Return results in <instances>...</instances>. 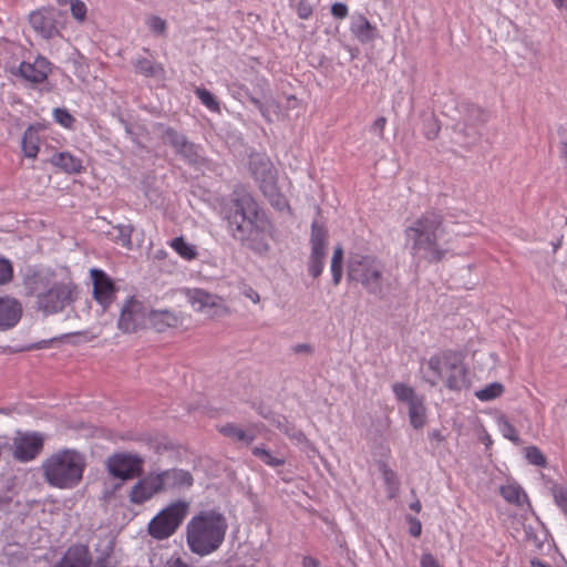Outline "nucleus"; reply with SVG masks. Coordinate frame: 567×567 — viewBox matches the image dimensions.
<instances>
[{
    "mask_svg": "<svg viewBox=\"0 0 567 567\" xmlns=\"http://www.w3.org/2000/svg\"><path fill=\"white\" fill-rule=\"evenodd\" d=\"M221 214L234 240L259 255L269 251L268 238L274 226L251 194L246 190L234 192L224 204Z\"/></svg>",
    "mask_w": 567,
    "mask_h": 567,
    "instance_id": "obj_1",
    "label": "nucleus"
},
{
    "mask_svg": "<svg viewBox=\"0 0 567 567\" xmlns=\"http://www.w3.org/2000/svg\"><path fill=\"white\" fill-rule=\"evenodd\" d=\"M27 296L35 298V309L44 316L56 315L72 306L80 295L71 278L56 280L50 270L29 268L22 280Z\"/></svg>",
    "mask_w": 567,
    "mask_h": 567,
    "instance_id": "obj_2",
    "label": "nucleus"
},
{
    "mask_svg": "<svg viewBox=\"0 0 567 567\" xmlns=\"http://www.w3.org/2000/svg\"><path fill=\"white\" fill-rule=\"evenodd\" d=\"M444 233V217L436 210H426L404 229L411 255L429 264H439L446 257L449 249L440 243Z\"/></svg>",
    "mask_w": 567,
    "mask_h": 567,
    "instance_id": "obj_3",
    "label": "nucleus"
},
{
    "mask_svg": "<svg viewBox=\"0 0 567 567\" xmlns=\"http://www.w3.org/2000/svg\"><path fill=\"white\" fill-rule=\"evenodd\" d=\"M347 280L379 299L392 289L385 261L373 254L349 252Z\"/></svg>",
    "mask_w": 567,
    "mask_h": 567,
    "instance_id": "obj_4",
    "label": "nucleus"
},
{
    "mask_svg": "<svg viewBox=\"0 0 567 567\" xmlns=\"http://www.w3.org/2000/svg\"><path fill=\"white\" fill-rule=\"evenodd\" d=\"M227 527V520L219 511H200L186 526V542L190 551L199 556L214 553L223 544Z\"/></svg>",
    "mask_w": 567,
    "mask_h": 567,
    "instance_id": "obj_5",
    "label": "nucleus"
},
{
    "mask_svg": "<svg viewBox=\"0 0 567 567\" xmlns=\"http://www.w3.org/2000/svg\"><path fill=\"white\" fill-rule=\"evenodd\" d=\"M86 467L85 456L74 449H63L48 456L41 465L43 480L52 487L72 489L80 485Z\"/></svg>",
    "mask_w": 567,
    "mask_h": 567,
    "instance_id": "obj_6",
    "label": "nucleus"
},
{
    "mask_svg": "<svg viewBox=\"0 0 567 567\" xmlns=\"http://www.w3.org/2000/svg\"><path fill=\"white\" fill-rule=\"evenodd\" d=\"M427 368L433 378L429 377L425 381L431 386H435L439 381H444L446 388L453 391H460L466 386V369L457 352L445 351L431 357Z\"/></svg>",
    "mask_w": 567,
    "mask_h": 567,
    "instance_id": "obj_7",
    "label": "nucleus"
},
{
    "mask_svg": "<svg viewBox=\"0 0 567 567\" xmlns=\"http://www.w3.org/2000/svg\"><path fill=\"white\" fill-rule=\"evenodd\" d=\"M187 504L176 502L159 512L148 524V533L156 539L172 536L186 516Z\"/></svg>",
    "mask_w": 567,
    "mask_h": 567,
    "instance_id": "obj_8",
    "label": "nucleus"
},
{
    "mask_svg": "<svg viewBox=\"0 0 567 567\" xmlns=\"http://www.w3.org/2000/svg\"><path fill=\"white\" fill-rule=\"evenodd\" d=\"M143 463L138 454L115 453L107 457L106 468L111 476L127 481L142 475Z\"/></svg>",
    "mask_w": 567,
    "mask_h": 567,
    "instance_id": "obj_9",
    "label": "nucleus"
},
{
    "mask_svg": "<svg viewBox=\"0 0 567 567\" xmlns=\"http://www.w3.org/2000/svg\"><path fill=\"white\" fill-rule=\"evenodd\" d=\"M148 313L142 301L135 297L127 298L121 307L117 328L123 333H134L145 327Z\"/></svg>",
    "mask_w": 567,
    "mask_h": 567,
    "instance_id": "obj_10",
    "label": "nucleus"
},
{
    "mask_svg": "<svg viewBox=\"0 0 567 567\" xmlns=\"http://www.w3.org/2000/svg\"><path fill=\"white\" fill-rule=\"evenodd\" d=\"M252 164V174L259 183L260 190L269 200L270 205L278 210H284L288 207L286 197L279 192L275 176L272 174L271 164L269 162H260V168Z\"/></svg>",
    "mask_w": 567,
    "mask_h": 567,
    "instance_id": "obj_11",
    "label": "nucleus"
},
{
    "mask_svg": "<svg viewBox=\"0 0 567 567\" xmlns=\"http://www.w3.org/2000/svg\"><path fill=\"white\" fill-rule=\"evenodd\" d=\"M327 244V228L318 221H313L310 234L311 254L308 260V271L313 278H318L323 271Z\"/></svg>",
    "mask_w": 567,
    "mask_h": 567,
    "instance_id": "obj_12",
    "label": "nucleus"
},
{
    "mask_svg": "<svg viewBox=\"0 0 567 567\" xmlns=\"http://www.w3.org/2000/svg\"><path fill=\"white\" fill-rule=\"evenodd\" d=\"M188 299L194 307L197 306V311L204 312L209 318L219 319L231 313L223 297L209 293L203 289L189 290Z\"/></svg>",
    "mask_w": 567,
    "mask_h": 567,
    "instance_id": "obj_13",
    "label": "nucleus"
},
{
    "mask_svg": "<svg viewBox=\"0 0 567 567\" xmlns=\"http://www.w3.org/2000/svg\"><path fill=\"white\" fill-rule=\"evenodd\" d=\"M44 439L38 432H18L12 442V455L19 462L34 460L43 450Z\"/></svg>",
    "mask_w": 567,
    "mask_h": 567,
    "instance_id": "obj_14",
    "label": "nucleus"
},
{
    "mask_svg": "<svg viewBox=\"0 0 567 567\" xmlns=\"http://www.w3.org/2000/svg\"><path fill=\"white\" fill-rule=\"evenodd\" d=\"M93 281V298L106 311L115 300L117 288L113 280L101 269L90 271Z\"/></svg>",
    "mask_w": 567,
    "mask_h": 567,
    "instance_id": "obj_15",
    "label": "nucleus"
},
{
    "mask_svg": "<svg viewBox=\"0 0 567 567\" xmlns=\"http://www.w3.org/2000/svg\"><path fill=\"white\" fill-rule=\"evenodd\" d=\"M56 14L58 10L54 8H41L30 13L29 22L32 29L44 39H52L59 34L55 24Z\"/></svg>",
    "mask_w": 567,
    "mask_h": 567,
    "instance_id": "obj_16",
    "label": "nucleus"
},
{
    "mask_svg": "<svg viewBox=\"0 0 567 567\" xmlns=\"http://www.w3.org/2000/svg\"><path fill=\"white\" fill-rule=\"evenodd\" d=\"M158 493H162L161 480L157 473H150L132 487L130 501L133 504H143Z\"/></svg>",
    "mask_w": 567,
    "mask_h": 567,
    "instance_id": "obj_17",
    "label": "nucleus"
},
{
    "mask_svg": "<svg viewBox=\"0 0 567 567\" xmlns=\"http://www.w3.org/2000/svg\"><path fill=\"white\" fill-rule=\"evenodd\" d=\"M462 120L458 121L454 128L465 136H473L477 133L470 132L468 128H475L486 121V113L483 109L472 103H463L461 106Z\"/></svg>",
    "mask_w": 567,
    "mask_h": 567,
    "instance_id": "obj_18",
    "label": "nucleus"
},
{
    "mask_svg": "<svg viewBox=\"0 0 567 567\" xmlns=\"http://www.w3.org/2000/svg\"><path fill=\"white\" fill-rule=\"evenodd\" d=\"M162 492L190 487L194 483L190 472L183 468H169L157 473Z\"/></svg>",
    "mask_w": 567,
    "mask_h": 567,
    "instance_id": "obj_19",
    "label": "nucleus"
},
{
    "mask_svg": "<svg viewBox=\"0 0 567 567\" xmlns=\"http://www.w3.org/2000/svg\"><path fill=\"white\" fill-rule=\"evenodd\" d=\"M22 305L11 297H0V331L13 328L22 317Z\"/></svg>",
    "mask_w": 567,
    "mask_h": 567,
    "instance_id": "obj_20",
    "label": "nucleus"
},
{
    "mask_svg": "<svg viewBox=\"0 0 567 567\" xmlns=\"http://www.w3.org/2000/svg\"><path fill=\"white\" fill-rule=\"evenodd\" d=\"M92 557L86 545L70 546L53 567H90Z\"/></svg>",
    "mask_w": 567,
    "mask_h": 567,
    "instance_id": "obj_21",
    "label": "nucleus"
},
{
    "mask_svg": "<svg viewBox=\"0 0 567 567\" xmlns=\"http://www.w3.org/2000/svg\"><path fill=\"white\" fill-rule=\"evenodd\" d=\"M270 424L284 433L288 439L297 442L298 444H303L312 452H317L316 446L308 440L306 434L300 429H298L295 423L290 422L285 415L276 413V415L272 416Z\"/></svg>",
    "mask_w": 567,
    "mask_h": 567,
    "instance_id": "obj_22",
    "label": "nucleus"
},
{
    "mask_svg": "<svg viewBox=\"0 0 567 567\" xmlns=\"http://www.w3.org/2000/svg\"><path fill=\"white\" fill-rule=\"evenodd\" d=\"M51 71L50 62L43 56H38L33 63L22 62L19 65V74L31 83H42Z\"/></svg>",
    "mask_w": 567,
    "mask_h": 567,
    "instance_id": "obj_23",
    "label": "nucleus"
},
{
    "mask_svg": "<svg viewBox=\"0 0 567 567\" xmlns=\"http://www.w3.org/2000/svg\"><path fill=\"white\" fill-rule=\"evenodd\" d=\"M350 32L362 44L373 42L378 38L377 27L362 13L351 16Z\"/></svg>",
    "mask_w": 567,
    "mask_h": 567,
    "instance_id": "obj_24",
    "label": "nucleus"
},
{
    "mask_svg": "<svg viewBox=\"0 0 567 567\" xmlns=\"http://www.w3.org/2000/svg\"><path fill=\"white\" fill-rule=\"evenodd\" d=\"M151 326L158 332L168 328H175L181 323V318L169 310H152L148 312Z\"/></svg>",
    "mask_w": 567,
    "mask_h": 567,
    "instance_id": "obj_25",
    "label": "nucleus"
},
{
    "mask_svg": "<svg viewBox=\"0 0 567 567\" xmlns=\"http://www.w3.org/2000/svg\"><path fill=\"white\" fill-rule=\"evenodd\" d=\"M218 432L234 442H243L246 445L251 444L256 439V434L254 432L250 430H244L235 423H226L218 426Z\"/></svg>",
    "mask_w": 567,
    "mask_h": 567,
    "instance_id": "obj_26",
    "label": "nucleus"
},
{
    "mask_svg": "<svg viewBox=\"0 0 567 567\" xmlns=\"http://www.w3.org/2000/svg\"><path fill=\"white\" fill-rule=\"evenodd\" d=\"M135 70L145 78H153L158 81L166 79V71L163 64L154 62L147 58H140L135 61Z\"/></svg>",
    "mask_w": 567,
    "mask_h": 567,
    "instance_id": "obj_27",
    "label": "nucleus"
},
{
    "mask_svg": "<svg viewBox=\"0 0 567 567\" xmlns=\"http://www.w3.org/2000/svg\"><path fill=\"white\" fill-rule=\"evenodd\" d=\"M52 163L70 174L79 173L82 169L81 161L68 153H59L54 155L52 157Z\"/></svg>",
    "mask_w": 567,
    "mask_h": 567,
    "instance_id": "obj_28",
    "label": "nucleus"
},
{
    "mask_svg": "<svg viewBox=\"0 0 567 567\" xmlns=\"http://www.w3.org/2000/svg\"><path fill=\"white\" fill-rule=\"evenodd\" d=\"M22 151L24 153V156L29 158H35L39 153V136L38 133L32 128L29 127L25 130L23 136H22Z\"/></svg>",
    "mask_w": 567,
    "mask_h": 567,
    "instance_id": "obj_29",
    "label": "nucleus"
},
{
    "mask_svg": "<svg viewBox=\"0 0 567 567\" xmlns=\"http://www.w3.org/2000/svg\"><path fill=\"white\" fill-rule=\"evenodd\" d=\"M501 495L511 504L523 505L528 502L526 493L517 485H505L501 487Z\"/></svg>",
    "mask_w": 567,
    "mask_h": 567,
    "instance_id": "obj_30",
    "label": "nucleus"
},
{
    "mask_svg": "<svg viewBox=\"0 0 567 567\" xmlns=\"http://www.w3.org/2000/svg\"><path fill=\"white\" fill-rule=\"evenodd\" d=\"M175 152L192 165L204 163V158L199 154L198 145L189 142L188 140L183 144V146L177 148Z\"/></svg>",
    "mask_w": 567,
    "mask_h": 567,
    "instance_id": "obj_31",
    "label": "nucleus"
},
{
    "mask_svg": "<svg viewBox=\"0 0 567 567\" xmlns=\"http://www.w3.org/2000/svg\"><path fill=\"white\" fill-rule=\"evenodd\" d=\"M332 281L337 286L340 284L343 272V247L338 244L333 249L331 259Z\"/></svg>",
    "mask_w": 567,
    "mask_h": 567,
    "instance_id": "obj_32",
    "label": "nucleus"
},
{
    "mask_svg": "<svg viewBox=\"0 0 567 567\" xmlns=\"http://www.w3.org/2000/svg\"><path fill=\"white\" fill-rule=\"evenodd\" d=\"M409 417L414 429H421L425 424V408L422 399L411 402L409 405Z\"/></svg>",
    "mask_w": 567,
    "mask_h": 567,
    "instance_id": "obj_33",
    "label": "nucleus"
},
{
    "mask_svg": "<svg viewBox=\"0 0 567 567\" xmlns=\"http://www.w3.org/2000/svg\"><path fill=\"white\" fill-rule=\"evenodd\" d=\"M171 247L184 259L193 260L197 257V251L194 245L184 240L183 237H176L171 241Z\"/></svg>",
    "mask_w": 567,
    "mask_h": 567,
    "instance_id": "obj_34",
    "label": "nucleus"
},
{
    "mask_svg": "<svg viewBox=\"0 0 567 567\" xmlns=\"http://www.w3.org/2000/svg\"><path fill=\"white\" fill-rule=\"evenodd\" d=\"M504 386L502 383L494 382L476 391L475 395L481 401H491L502 395Z\"/></svg>",
    "mask_w": 567,
    "mask_h": 567,
    "instance_id": "obj_35",
    "label": "nucleus"
},
{
    "mask_svg": "<svg viewBox=\"0 0 567 567\" xmlns=\"http://www.w3.org/2000/svg\"><path fill=\"white\" fill-rule=\"evenodd\" d=\"M392 389L396 399L406 402L409 405L411 404V402H414L420 399L415 394L414 390L404 383H394Z\"/></svg>",
    "mask_w": 567,
    "mask_h": 567,
    "instance_id": "obj_36",
    "label": "nucleus"
},
{
    "mask_svg": "<svg viewBox=\"0 0 567 567\" xmlns=\"http://www.w3.org/2000/svg\"><path fill=\"white\" fill-rule=\"evenodd\" d=\"M251 452L256 457L260 458L265 464L271 467L282 466L286 463L285 458L272 456L270 451L264 447L256 446Z\"/></svg>",
    "mask_w": 567,
    "mask_h": 567,
    "instance_id": "obj_37",
    "label": "nucleus"
},
{
    "mask_svg": "<svg viewBox=\"0 0 567 567\" xmlns=\"http://www.w3.org/2000/svg\"><path fill=\"white\" fill-rule=\"evenodd\" d=\"M163 141L169 144L175 151L183 146L187 137L172 127H167L163 133Z\"/></svg>",
    "mask_w": 567,
    "mask_h": 567,
    "instance_id": "obj_38",
    "label": "nucleus"
},
{
    "mask_svg": "<svg viewBox=\"0 0 567 567\" xmlns=\"http://www.w3.org/2000/svg\"><path fill=\"white\" fill-rule=\"evenodd\" d=\"M117 235L114 237L115 243L120 244L125 248L132 247V225H118L116 226Z\"/></svg>",
    "mask_w": 567,
    "mask_h": 567,
    "instance_id": "obj_39",
    "label": "nucleus"
},
{
    "mask_svg": "<svg viewBox=\"0 0 567 567\" xmlns=\"http://www.w3.org/2000/svg\"><path fill=\"white\" fill-rule=\"evenodd\" d=\"M497 422L504 437L508 439L516 445L520 444V439L516 433V429L504 416L498 417Z\"/></svg>",
    "mask_w": 567,
    "mask_h": 567,
    "instance_id": "obj_40",
    "label": "nucleus"
},
{
    "mask_svg": "<svg viewBox=\"0 0 567 567\" xmlns=\"http://www.w3.org/2000/svg\"><path fill=\"white\" fill-rule=\"evenodd\" d=\"M525 457L527 461L536 466L545 467L547 464L546 457L537 446H528L525 449Z\"/></svg>",
    "mask_w": 567,
    "mask_h": 567,
    "instance_id": "obj_41",
    "label": "nucleus"
},
{
    "mask_svg": "<svg viewBox=\"0 0 567 567\" xmlns=\"http://www.w3.org/2000/svg\"><path fill=\"white\" fill-rule=\"evenodd\" d=\"M200 102L212 111H219V103L215 96L206 89L198 87L195 91Z\"/></svg>",
    "mask_w": 567,
    "mask_h": 567,
    "instance_id": "obj_42",
    "label": "nucleus"
},
{
    "mask_svg": "<svg viewBox=\"0 0 567 567\" xmlns=\"http://www.w3.org/2000/svg\"><path fill=\"white\" fill-rule=\"evenodd\" d=\"M13 279V265L12 262L0 257V286L9 284Z\"/></svg>",
    "mask_w": 567,
    "mask_h": 567,
    "instance_id": "obj_43",
    "label": "nucleus"
},
{
    "mask_svg": "<svg viewBox=\"0 0 567 567\" xmlns=\"http://www.w3.org/2000/svg\"><path fill=\"white\" fill-rule=\"evenodd\" d=\"M382 476L385 485L391 492H396L400 486V481L394 471L388 467L385 464L381 467Z\"/></svg>",
    "mask_w": 567,
    "mask_h": 567,
    "instance_id": "obj_44",
    "label": "nucleus"
},
{
    "mask_svg": "<svg viewBox=\"0 0 567 567\" xmlns=\"http://www.w3.org/2000/svg\"><path fill=\"white\" fill-rule=\"evenodd\" d=\"M70 10L73 18L80 22L86 19L87 8L81 0H70Z\"/></svg>",
    "mask_w": 567,
    "mask_h": 567,
    "instance_id": "obj_45",
    "label": "nucleus"
},
{
    "mask_svg": "<svg viewBox=\"0 0 567 567\" xmlns=\"http://www.w3.org/2000/svg\"><path fill=\"white\" fill-rule=\"evenodd\" d=\"M553 494L557 506L567 515V488L555 485L553 487Z\"/></svg>",
    "mask_w": 567,
    "mask_h": 567,
    "instance_id": "obj_46",
    "label": "nucleus"
},
{
    "mask_svg": "<svg viewBox=\"0 0 567 567\" xmlns=\"http://www.w3.org/2000/svg\"><path fill=\"white\" fill-rule=\"evenodd\" d=\"M53 115L55 121L64 127H71L74 123V117L65 109H55Z\"/></svg>",
    "mask_w": 567,
    "mask_h": 567,
    "instance_id": "obj_47",
    "label": "nucleus"
},
{
    "mask_svg": "<svg viewBox=\"0 0 567 567\" xmlns=\"http://www.w3.org/2000/svg\"><path fill=\"white\" fill-rule=\"evenodd\" d=\"M525 532V540L532 544L536 549H540L543 546V540L537 536L534 528L528 525L524 527Z\"/></svg>",
    "mask_w": 567,
    "mask_h": 567,
    "instance_id": "obj_48",
    "label": "nucleus"
},
{
    "mask_svg": "<svg viewBox=\"0 0 567 567\" xmlns=\"http://www.w3.org/2000/svg\"><path fill=\"white\" fill-rule=\"evenodd\" d=\"M150 30L155 34H163L166 30V22L159 17H152L148 20Z\"/></svg>",
    "mask_w": 567,
    "mask_h": 567,
    "instance_id": "obj_49",
    "label": "nucleus"
},
{
    "mask_svg": "<svg viewBox=\"0 0 567 567\" xmlns=\"http://www.w3.org/2000/svg\"><path fill=\"white\" fill-rule=\"evenodd\" d=\"M102 553L103 554L95 559L93 567H111L110 556L113 553V547L107 545Z\"/></svg>",
    "mask_w": 567,
    "mask_h": 567,
    "instance_id": "obj_50",
    "label": "nucleus"
},
{
    "mask_svg": "<svg viewBox=\"0 0 567 567\" xmlns=\"http://www.w3.org/2000/svg\"><path fill=\"white\" fill-rule=\"evenodd\" d=\"M385 125H386V118L384 116H379L372 123L370 131L372 133L377 134L380 138H383Z\"/></svg>",
    "mask_w": 567,
    "mask_h": 567,
    "instance_id": "obj_51",
    "label": "nucleus"
},
{
    "mask_svg": "<svg viewBox=\"0 0 567 567\" xmlns=\"http://www.w3.org/2000/svg\"><path fill=\"white\" fill-rule=\"evenodd\" d=\"M559 155L563 161L567 163V127L559 131Z\"/></svg>",
    "mask_w": 567,
    "mask_h": 567,
    "instance_id": "obj_52",
    "label": "nucleus"
},
{
    "mask_svg": "<svg viewBox=\"0 0 567 567\" xmlns=\"http://www.w3.org/2000/svg\"><path fill=\"white\" fill-rule=\"evenodd\" d=\"M331 14L336 19H344L348 16V6L342 2H336L331 6Z\"/></svg>",
    "mask_w": 567,
    "mask_h": 567,
    "instance_id": "obj_53",
    "label": "nucleus"
},
{
    "mask_svg": "<svg viewBox=\"0 0 567 567\" xmlns=\"http://www.w3.org/2000/svg\"><path fill=\"white\" fill-rule=\"evenodd\" d=\"M297 13L300 19H308L312 14V7L307 0H300L297 7Z\"/></svg>",
    "mask_w": 567,
    "mask_h": 567,
    "instance_id": "obj_54",
    "label": "nucleus"
},
{
    "mask_svg": "<svg viewBox=\"0 0 567 567\" xmlns=\"http://www.w3.org/2000/svg\"><path fill=\"white\" fill-rule=\"evenodd\" d=\"M240 292L244 297L248 298L254 303H258L260 301L259 293L248 285H243Z\"/></svg>",
    "mask_w": 567,
    "mask_h": 567,
    "instance_id": "obj_55",
    "label": "nucleus"
},
{
    "mask_svg": "<svg viewBox=\"0 0 567 567\" xmlns=\"http://www.w3.org/2000/svg\"><path fill=\"white\" fill-rule=\"evenodd\" d=\"M421 567H442L437 559L430 553H425L421 556L420 559Z\"/></svg>",
    "mask_w": 567,
    "mask_h": 567,
    "instance_id": "obj_56",
    "label": "nucleus"
},
{
    "mask_svg": "<svg viewBox=\"0 0 567 567\" xmlns=\"http://www.w3.org/2000/svg\"><path fill=\"white\" fill-rule=\"evenodd\" d=\"M246 94H247L248 100L259 110L261 115L265 118L269 120L268 110H267L265 103H262L259 99L255 97L254 95L249 94L248 92Z\"/></svg>",
    "mask_w": 567,
    "mask_h": 567,
    "instance_id": "obj_57",
    "label": "nucleus"
},
{
    "mask_svg": "<svg viewBox=\"0 0 567 567\" xmlns=\"http://www.w3.org/2000/svg\"><path fill=\"white\" fill-rule=\"evenodd\" d=\"M411 527H410V534L413 537H419L421 535L422 526L421 522L417 518H410Z\"/></svg>",
    "mask_w": 567,
    "mask_h": 567,
    "instance_id": "obj_58",
    "label": "nucleus"
},
{
    "mask_svg": "<svg viewBox=\"0 0 567 567\" xmlns=\"http://www.w3.org/2000/svg\"><path fill=\"white\" fill-rule=\"evenodd\" d=\"M257 413L262 416L264 419L268 420L269 422H271L272 420V416L276 415L275 412L270 411L269 409L262 406V405H259L257 408Z\"/></svg>",
    "mask_w": 567,
    "mask_h": 567,
    "instance_id": "obj_59",
    "label": "nucleus"
},
{
    "mask_svg": "<svg viewBox=\"0 0 567 567\" xmlns=\"http://www.w3.org/2000/svg\"><path fill=\"white\" fill-rule=\"evenodd\" d=\"M302 567H320V561L312 556H305L302 559Z\"/></svg>",
    "mask_w": 567,
    "mask_h": 567,
    "instance_id": "obj_60",
    "label": "nucleus"
},
{
    "mask_svg": "<svg viewBox=\"0 0 567 567\" xmlns=\"http://www.w3.org/2000/svg\"><path fill=\"white\" fill-rule=\"evenodd\" d=\"M293 351L296 353H309L310 354V353L313 352V349L308 343H299V344L293 347Z\"/></svg>",
    "mask_w": 567,
    "mask_h": 567,
    "instance_id": "obj_61",
    "label": "nucleus"
},
{
    "mask_svg": "<svg viewBox=\"0 0 567 567\" xmlns=\"http://www.w3.org/2000/svg\"><path fill=\"white\" fill-rule=\"evenodd\" d=\"M432 128L425 133L426 138L433 140L439 135L440 126L436 124L435 121L431 122Z\"/></svg>",
    "mask_w": 567,
    "mask_h": 567,
    "instance_id": "obj_62",
    "label": "nucleus"
},
{
    "mask_svg": "<svg viewBox=\"0 0 567 567\" xmlns=\"http://www.w3.org/2000/svg\"><path fill=\"white\" fill-rule=\"evenodd\" d=\"M555 8L567 13V0H551Z\"/></svg>",
    "mask_w": 567,
    "mask_h": 567,
    "instance_id": "obj_63",
    "label": "nucleus"
},
{
    "mask_svg": "<svg viewBox=\"0 0 567 567\" xmlns=\"http://www.w3.org/2000/svg\"><path fill=\"white\" fill-rule=\"evenodd\" d=\"M430 436L432 440H435L437 443H441L444 441V436L442 435V433L437 430L433 431L430 433Z\"/></svg>",
    "mask_w": 567,
    "mask_h": 567,
    "instance_id": "obj_64",
    "label": "nucleus"
}]
</instances>
